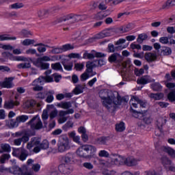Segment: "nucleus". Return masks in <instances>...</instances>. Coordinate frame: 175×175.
Instances as JSON below:
<instances>
[{
	"label": "nucleus",
	"mask_w": 175,
	"mask_h": 175,
	"mask_svg": "<svg viewBox=\"0 0 175 175\" xmlns=\"http://www.w3.org/2000/svg\"><path fill=\"white\" fill-rule=\"evenodd\" d=\"M139 104L142 109L146 108V106H147V103L144 101H142L140 99H139V97L135 96H132L130 100V105L133 117L142 120L145 124H151V122H152V118H151L150 116L148 111L144 110L142 111H137L132 109V107L137 109V105Z\"/></svg>",
	"instance_id": "f03ea898"
},
{
	"label": "nucleus",
	"mask_w": 175,
	"mask_h": 175,
	"mask_svg": "<svg viewBox=\"0 0 175 175\" xmlns=\"http://www.w3.org/2000/svg\"><path fill=\"white\" fill-rule=\"evenodd\" d=\"M57 107L59 109H64V110H68L72 107V103L70 102H61L56 104Z\"/></svg>",
	"instance_id": "a878e982"
},
{
	"label": "nucleus",
	"mask_w": 175,
	"mask_h": 175,
	"mask_svg": "<svg viewBox=\"0 0 175 175\" xmlns=\"http://www.w3.org/2000/svg\"><path fill=\"white\" fill-rule=\"evenodd\" d=\"M75 68L76 69V70H83V69H84V64L77 63L75 65Z\"/></svg>",
	"instance_id": "bf43d9fd"
},
{
	"label": "nucleus",
	"mask_w": 175,
	"mask_h": 175,
	"mask_svg": "<svg viewBox=\"0 0 175 175\" xmlns=\"http://www.w3.org/2000/svg\"><path fill=\"white\" fill-rule=\"evenodd\" d=\"M70 150V144H69V138L66 135H62L59 137L57 143V151L59 152H65Z\"/></svg>",
	"instance_id": "423d86ee"
},
{
	"label": "nucleus",
	"mask_w": 175,
	"mask_h": 175,
	"mask_svg": "<svg viewBox=\"0 0 175 175\" xmlns=\"http://www.w3.org/2000/svg\"><path fill=\"white\" fill-rule=\"evenodd\" d=\"M58 57L53 55V56H47L44 55L41 57L38 58L36 61H39L41 62H54L55 61H57Z\"/></svg>",
	"instance_id": "f3484780"
},
{
	"label": "nucleus",
	"mask_w": 175,
	"mask_h": 175,
	"mask_svg": "<svg viewBox=\"0 0 175 175\" xmlns=\"http://www.w3.org/2000/svg\"><path fill=\"white\" fill-rule=\"evenodd\" d=\"M35 46H38V47L37 48V50L38 51V53H45L46 50V47L47 45H44L42 43L40 44H37L36 45H34Z\"/></svg>",
	"instance_id": "58836bf2"
},
{
	"label": "nucleus",
	"mask_w": 175,
	"mask_h": 175,
	"mask_svg": "<svg viewBox=\"0 0 175 175\" xmlns=\"http://www.w3.org/2000/svg\"><path fill=\"white\" fill-rule=\"evenodd\" d=\"M34 65L37 66V68H40L42 70H46L50 68V64L46 63L44 62H39L36 60L34 62Z\"/></svg>",
	"instance_id": "aec40b11"
},
{
	"label": "nucleus",
	"mask_w": 175,
	"mask_h": 175,
	"mask_svg": "<svg viewBox=\"0 0 175 175\" xmlns=\"http://www.w3.org/2000/svg\"><path fill=\"white\" fill-rule=\"evenodd\" d=\"M129 31H131V25H130L123 26L120 28V32L122 33H124L125 32H129Z\"/></svg>",
	"instance_id": "4d7b16f0"
},
{
	"label": "nucleus",
	"mask_w": 175,
	"mask_h": 175,
	"mask_svg": "<svg viewBox=\"0 0 175 175\" xmlns=\"http://www.w3.org/2000/svg\"><path fill=\"white\" fill-rule=\"evenodd\" d=\"M146 175H161L160 173L156 172L155 170H152L145 172Z\"/></svg>",
	"instance_id": "774afa93"
},
{
	"label": "nucleus",
	"mask_w": 175,
	"mask_h": 175,
	"mask_svg": "<svg viewBox=\"0 0 175 175\" xmlns=\"http://www.w3.org/2000/svg\"><path fill=\"white\" fill-rule=\"evenodd\" d=\"M7 126H9L11 129L17 128L18 124L23 122V116H18L16 120L11 119L10 120H5Z\"/></svg>",
	"instance_id": "9d476101"
},
{
	"label": "nucleus",
	"mask_w": 175,
	"mask_h": 175,
	"mask_svg": "<svg viewBox=\"0 0 175 175\" xmlns=\"http://www.w3.org/2000/svg\"><path fill=\"white\" fill-rule=\"evenodd\" d=\"M12 155L17 157L21 161H23V148H14Z\"/></svg>",
	"instance_id": "cd10ccee"
},
{
	"label": "nucleus",
	"mask_w": 175,
	"mask_h": 175,
	"mask_svg": "<svg viewBox=\"0 0 175 175\" xmlns=\"http://www.w3.org/2000/svg\"><path fill=\"white\" fill-rule=\"evenodd\" d=\"M144 52L141 53H134L133 57L135 58H139L140 59H143L144 58Z\"/></svg>",
	"instance_id": "052dcab7"
},
{
	"label": "nucleus",
	"mask_w": 175,
	"mask_h": 175,
	"mask_svg": "<svg viewBox=\"0 0 175 175\" xmlns=\"http://www.w3.org/2000/svg\"><path fill=\"white\" fill-rule=\"evenodd\" d=\"M20 105V102L18 100H16L15 102L13 100H11L10 101L5 102L4 104V108L5 109H13L14 106H18Z\"/></svg>",
	"instance_id": "b1692460"
},
{
	"label": "nucleus",
	"mask_w": 175,
	"mask_h": 175,
	"mask_svg": "<svg viewBox=\"0 0 175 175\" xmlns=\"http://www.w3.org/2000/svg\"><path fill=\"white\" fill-rule=\"evenodd\" d=\"M88 79H90V76L87 74L86 71L81 74V81H86V80H88Z\"/></svg>",
	"instance_id": "680f3d73"
},
{
	"label": "nucleus",
	"mask_w": 175,
	"mask_h": 175,
	"mask_svg": "<svg viewBox=\"0 0 175 175\" xmlns=\"http://www.w3.org/2000/svg\"><path fill=\"white\" fill-rule=\"evenodd\" d=\"M68 58H78L79 59L81 58V56L79 53H70L68 55Z\"/></svg>",
	"instance_id": "338daca9"
},
{
	"label": "nucleus",
	"mask_w": 175,
	"mask_h": 175,
	"mask_svg": "<svg viewBox=\"0 0 175 175\" xmlns=\"http://www.w3.org/2000/svg\"><path fill=\"white\" fill-rule=\"evenodd\" d=\"M58 169L60 173H63V174H70V172H73V170L70 167V165L65 163H60Z\"/></svg>",
	"instance_id": "f8f14e48"
},
{
	"label": "nucleus",
	"mask_w": 175,
	"mask_h": 175,
	"mask_svg": "<svg viewBox=\"0 0 175 175\" xmlns=\"http://www.w3.org/2000/svg\"><path fill=\"white\" fill-rule=\"evenodd\" d=\"M84 90V87L81 85H79L76 86V88L74 89L73 92L75 95H79L80 94H82L83 91Z\"/></svg>",
	"instance_id": "ea45409f"
},
{
	"label": "nucleus",
	"mask_w": 175,
	"mask_h": 175,
	"mask_svg": "<svg viewBox=\"0 0 175 175\" xmlns=\"http://www.w3.org/2000/svg\"><path fill=\"white\" fill-rule=\"evenodd\" d=\"M103 57H106V55L102 53L96 52L95 51H92L90 53H88V51H85L83 55V58L84 59H92L95 57L100 58Z\"/></svg>",
	"instance_id": "1a4fd4ad"
},
{
	"label": "nucleus",
	"mask_w": 175,
	"mask_h": 175,
	"mask_svg": "<svg viewBox=\"0 0 175 175\" xmlns=\"http://www.w3.org/2000/svg\"><path fill=\"white\" fill-rule=\"evenodd\" d=\"M172 6H175V0H168L163 5L162 9H169Z\"/></svg>",
	"instance_id": "f704fd0d"
},
{
	"label": "nucleus",
	"mask_w": 175,
	"mask_h": 175,
	"mask_svg": "<svg viewBox=\"0 0 175 175\" xmlns=\"http://www.w3.org/2000/svg\"><path fill=\"white\" fill-rule=\"evenodd\" d=\"M150 97L154 100H161L163 98V93L150 94Z\"/></svg>",
	"instance_id": "e433bc0d"
},
{
	"label": "nucleus",
	"mask_w": 175,
	"mask_h": 175,
	"mask_svg": "<svg viewBox=\"0 0 175 175\" xmlns=\"http://www.w3.org/2000/svg\"><path fill=\"white\" fill-rule=\"evenodd\" d=\"M16 37H9L7 35L0 36V40H16Z\"/></svg>",
	"instance_id": "864d4df0"
},
{
	"label": "nucleus",
	"mask_w": 175,
	"mask_h": 175,
	"mask_svg": "<svg viewBox=\"0 0 175 175\" xmlns=\"http://www.w3.org/2000/svg\"><path fill=\"white\" fill-rule=\"evenodd\" d=\"M144 58L148 62H152L157 59V54L151 52L146 53Z\"/></svg>",
	"instance_id": "393cba45"
},
{
	"label": "nucleus",
	"mask_w": 175,
	"mask_h": 175,
	"mask_svg": "<svg viewBox=\"0 0 175 175\" xmlns=\"http://www.w3.org/2000/svg\"><path fill=\"white\" fill-rule=\"evenodd\" d=\"M12 151V147L9 144H1L0 145V154H3V152H10Z\"/></svg>",
	"instance_id": "bb28decb"
},
{
	"label": "nucleus",
	"mask_w": 175,
	"mask_h": 175,
	"mask_svg": "<svg viewBox=\"0 0 175 175\" xmlns=\"http://www.w3.org/2000/svg\"><path fill=\"white\" fill-rule=\"evenodd\" d=\"M99 95L102 100L103 105H104V106L107 109H110L113 105H117V103L114 102L117 98H116L113 95L109 96L107 92L102 90L100 92Z\"/></svg>",
	"instance_id": "39448f33"
},
{
	"label": "nucleus",
	"mask_w": 175,
	"mask_h": 175,
	"mask_svg": "<svg viewBox=\"0 0 175 175\" xmlns=\"http://www.w3.org/2000/svg\"><path fill=\"white\" fill-rule=\"evenodd\" d=\"M148 38V36H147V34H145V33L139 34L138 36L137 42L139 43H142L144 40H146V39H147Z\"/></svg>",
	"instance_id": "3c124183"
},
{
	"label": "nucleus",
	"mask_w": 175,
	"mask_h": 175,
	"mask_svg": "<svg viewBox=\"0 0 175 175\" xmlns=\"http://www.w3.org/2000/svg\"><path fill=\"white\" fill-rule=\"evenodd\" d=\"M35 44V40L25 39L23 41V46H31V44Z\"/></svg>",
	"instance_id": "8fccbe9b"
},
{
	"label": "nucleus",
	"mask_w": 175,
	"mask_h": 175,
	"mask_svg": "<svg viewBox=\"0 0 175 175\" xmlns=\"http://www.w3.org/2000/svg\"><path fill=\"white\" fill-rule=\"evenodd\" d=\"M75 152L79 158L91 159L96 154V148L92 145L85 144L78 148Z\"/></svg>",
	"instance_id": "7ed1b4c3"
},
{
	"label": "nucleus",
	"mask_w": 175,
	"mask_h": 175,
	"mask_svg": "<svg viewBox=\"0 0 175 175\" xmlns=\"http://www.w3.org/2000/svg\"><path fill=\"white\" fill-rule=\"evenodd\" d=\"M123 69H126V68H131L132 66V62L131 60H126L122 64Z\"/></svg>",
	"instance_id": "6e6d98bb"
},
{
	"label": "nucleus",
	"mask_w": 175,
	"mask_h": 175,
	"mask_svg": "<svg viewBox=\"0 0 175 175\" xmlns=\"http://www.w3.org/2000/svg\"><path fill=\"white\" fill-rule=\"evenodd\" d=\"M83 166L85 169H88V170H92L94 169V165L90 162L83 163Z\"/></svg>",
	"instance_id": "13d9d810"
},
{
	"label": "nucleus",
	"mask_w": 175,
	"mask_h": 175,
	"mask_svg": "<svg viewBox=\"0 0 175 175\" xmlns=\"http://www.w3.org/2000/svg\"><path fill=\"white\" fill-rule=\"evenodd\" d=\"M67 20H70V23H74V21H78L80 20L79 15H68Z\"/></svg>",
	"instance_id": "a19ab883"
},
{
	"label": "nucleus",
	"mask_w": 175,
	"mask_h": 175,
	"mask_svg": "<svg viewBox=\"0 0 175 175\" xmlns=\"http://www.w3.org/2000/svg\"><path fill=\"white\" fill-rule=\"evenodd\" d=\"M42 121L44 122V124L45 125H47V120L49 119V112L47 111V110L44 109L42 112Z\"/></svg>",
	"instance_id": "49530a36"
},
{
	"label": "nucleus",
	"mask_w": 175,
	"mask_h": 175,
	"mask_svg": "<svg viewBox=\"0 0 175 175\" xmlns=\"http://www.w3.org/2000/svg\"><path fill=\"white\" fill-rule=\"evenodd\" d=\"M34 161L32 159H29L27 160V166H31L32 170H33V172H38L39 170H40V164L39 163H33Z\"/></svg>",
	"instance_id": "412c9836"
},
{
	"label": "nucleus",
	"mask_w": 175,
	"mask_h": 175,
	"mask_svg": "<svg viewBox=\"0 0 175 175\" xmlns=\"http://www.w3.org/2000/svg\"><path fill=\"white\" fill-rule=\"evenodd\" d=\"M75 46L70 44H66L60 47H56L51 50L52 54H61L62 53H65L69 51L70 50H73Z\"/></svg>",
	"instance_id": "0eeeda50"
},
{
	"label": "nucleus",
	"mask_w": 175,
	"mask_h": 175,
	"mask_svg": "<svg viewBox=\"0 0 175 175\" xmlns=\"http://www.w3.org/2000/svg\"><path fill=\"white\" fill-rule=\"evenodd\" d=\"M10 59H11V61H23V57H21V56H13V55H11V57H10Z\"/></svg>",
	"instance_id": "69168bd1"
},
{
	"label": "nucleus",
	"mask_w": 175,
	"mask_h": 175,
	"mask_svg": "<svg viewBox=\"0 0 175 175\" xmlns=\"http://www.w3.org/2000/svg\"><path fill=\"white\" fill-rule=\"evenodd\" d=\"M159 42L162 44H175L174 39L169 37H161L159 38Z\"/></svg>",
	"instance_id": "4be33fe9"
},
{
	"label": "nucleus",
	"mask_w": 175,
	"mask_h": 175,
	"mask_svg": "<svg viewBox=\"0 0 175 175\" xmlns=\"http://www.w3.org/2000/svg\"><path fill=\"white\" fill-rule=\"evenodd\" d=\"M23 8V3H15L10 5V9H21Z\"/></svg>",
	"instance_id": "603ef678"
},
{
	"label": "nucleus",
	"mask_w": 175,
	"mask_h": 175,
	"mask_svg": "<svg viewBox=\"0 0 175 175\" xmlns=\"http://www.w3.org/2000/svg\"><path fill=\"white\" fill-rule=\"evenodd\" d=\"M10 159V154H3L0 157V162L1 163H5L6 161H9Z\"/></svg>",
	"instance_id": "a18cd8bd"
},
{
	"label": "nucleus",
	"mask_w": 175,
	"mask_h": 175,
	"mask_svg": "<svg viewBox=\"0 0 175 175\" xmlns=\"http://www.w3.org/2000/svg\"><path fill=\"white\" fill-rule=\"evenodd\" d=\"M166 124V120L163 118H159L157 120L156 125L160 132H162V126Z\"/></svg>",
	"instance_id": "c756f323"
},
{
	"label": "nucleus",
	"mask_w": 175,
	"mask_h": 175,
	"mask_svg": "<svg viewBox=\"0 0 175 175\" xmlns=\"http://www.w3.org/2000/svg\"><path fill=\"white\" fill-rule=\"evenodd\" d=\"M162 163L165 169H167L169 166L172 165V161L166 157L163 159Z\"/></svg>",
	"instance_id": "de8ad7c7"
},
{
	"label": "nucleus",
	"mask_w": 175,
	"mask_h": 175,
	"mask_svg": "<svg viewBox=\"0 0 175 175\" xmlns=\"http://www.w3.org/2000/svg\"><path fill=\"white\" fill-rule=\"evenodd\" d=\"M32 129H42L43 127V124L42 123V120H40V118L39 116H36L33 118L32 120L29 122Z\"/></svg>",
	"instance_id": "9b49d317"
},
{
	"label": "nucleus",
	"mask_w": 175,
	"mask_h": 175,
	"mask_svg": "<svg viewBox=\"0 0 175 175\" xmlns=\"http://www.w3.org/2000/svg\"><path fill=\"white\" fill-rule=\"evenodd\" d=\"M13 77L5 78V81L1 83L3 88H12L13 87Z\"/></svg>",
	"instance_id": "5701e85b"
},
{
	"label": "nucleus",
	"mask_w": 175,
	"mask_h": 175,
	"mask_svg": "<svg viewBox=\"0 0 175 175\" xmlns=\"http://www.w3.org/2000/svg\"><path fill=\"white\" fill-rule=\"evenodd\" d=\"M98 157H100V158H109L110 154L107 150H102L98 152Z\"/></svg>",
	"instance_id": "79ce46f5"
},
{
	"label": "nucleus",
	"mask_w": 175,
	"mask_h": 175,
	"mask_svg": "<svg viewBox=\"0 0 175 175\" xmlns=\"http://www.w3.org/2000/svg\"><path fill=\"white\" fill-rule=\"evenodd\" d=\"M163 151H165V152H167V154H168L170 157H172V158H175V150L173 148L164 146L163 148Z\"/></svg>",
	"instance_id": "2f4dec72"
},
{
	"label": "nucleus",
	"mask_w": 175,
	"mask_h": 175,
	"mask_svg": "<svg viewBox=\"0 0 175 175\" xmlns=\"http://www.w3.org/2000/svg\"><path fill=\"white\" fill-rule=\"evenodd\" d=\"M40 143V141L36 139V138H33L30 143L27 144V148L30 150V148H32L34 146H38Z\"/></svg>",
	"instance_id": "c03bdc74"
},
{
	"label": "nucleus",
	"mask_w": 175,
	"mask_h": 175,
	"mask_svg": "<svg viewBox=\"0 0 175 175\" xmlns=\"http://www.w3.org/2000/svg\"><path fill=\"white\" fill-rule=\"evenodd\" d=\"M107 36H110V30H104L100 33L96 35L94 38H91L90 40V42H94L95 39H103V38H106Z\"/></svg>",
	"instance_id": "a211bd4d"
},
{
	"label": "nucleus",
	"mask_w": 175,
	"mask_h": 175,
	"mask_svg": "<svg viewBox=\"0 0 175 175\" xmlns=\"http://www.w3.org/2000/svg\"><path fill=\"white\" fill-rule=\"evenodd\" d=\"M153 81H155V79L151 78V77L148 75L143 76L140 78H139L137 81V84H148V83H152Z\"/></svg>",
	"instance_id": "dca6fc26"
},
{
	"label": "nucleus",
	"mask_w": 175,
	"mask_h": 175,
	"mask_svg": "<svg viewBox=\"0 0 175 175\" xmlns=\"http://www.w3.org/2000/svg\"><path fill=\"white\" fill-rule=\"evenodd\" d=\"M161 54L163 55H170L172 54V49L164 46L161 49Z\"/></svg>",
	"instance_id": "37998d69"
},
{
	"label": "nucleus",
	"mask_w": 175,
	"mask_h": 175,
	"mask_svg": "<svg viewBox=\"0 0 175 175\" xmlns=\"http://www.w3.org/2000/svg\"><path fill=\"white\" fill-rule=\"evenodd\" d=\"M64 68L65 70H72L73 68V63L72 62H69V63H64Z\"/></svg>",
	"instance_id": "5fc2aeb1"
},
{
	"label": "nucleus",
	"mask_w": 175,
	"mask_h": 175,
	"mask_svg": "<svg viewBox=\"0 0 175 175\" xmlns=\"http://www.w3.org/2000/svg\"><path fill=\"white\" fill-rule=\"evenodd\" d=\"M54 94H55L54 90H49L46 93L47 97L46 98V102L47 103H51V102L54 100Z\"/></svg>",
	"instance_id": "7c9ffc66"
},
{
	"label": "nucleus",
	"mask_w": 175,
	"mask_h": 175,
	"mask_svg": "<svg viewBox=\"0 0 175 175\" xmlns=\"http://www.w3.org/2000/svg\"><path fill=\"white\" fill-rule=\"evenodd\" d=\"M51 68L53 69V70H59L60 72L63 70L62 66H61L60 63L52 64Z\"/></svg>",
	"instance_id": "09e8293b"
},
{
	"label": "nucleus",
	"mask_w": 175,
	"mask_h": 175,
	"mask_svg": "<svg viewBox=\"0 0 175 175\" xmlns=\"http://www.w3.org/2000/svg\"><path fill=\"white\" fill-rule=\"evenodd\" d=\"M49 147H50L49 141L47 139H44L39 146L34 148L33 151L36 152V154H38V152H40V150H47Z\"/></svg>",
	"instance_id": "2eb2a0df"
},
{
	"label": "nucleus",
	"mask_w": 175,
	"mask_h": 175,
	"mask_svg": "<svg viewBox=\"0 0 175 175\" xmlns=\"http://www.w3.org/2000/svg\"><path fill=\"white\" fill-rule=\"evenodd\" d=\"M98 163L103 167H113V166H120L126 165V166H135L137 163V160L133 157H125L123 156H116L113 158L105 161L102 159H98Z\"/></svg>",
	"instance_id": "f257e3e1"
},
{
	"label": "nucleus",
	"mask_w": 175,
	"mask_h": 175,
	"mask_svg": "<svg viewBox=\"0 0 175 175\" xmlns=\"http://www.w3.org/2000/svg\"><path fill=\"white\" fill-rule=\"evenodd\" d=\"M44 75V77H40L38 79L33 81L32 85L33 86V91H42V90H43V87L41 85H43L44 83H53V81H54L53 77L49 75H51V70H47Z\"/></svg>",
	"instance_id": "20e7f679"
},
{
	"label": "nucleus",
	"mask_w": 175,
	"mask_h": 175,
	"mask_svg": "<svg viewBox=\"0 0 175 175\" xmlns=\"http://www.w3.org/2000/svg\"><path fill=\"white\" fill-rule=\"evenodd\" d=\"M167 98L170 102H175V94L173 92L169 93Z\"/></svg>",
	"instance_id": "0e129e2a"
},
{
	"label": "nucleus",
	"mask_w": 175,
	"mask_h": 175,
	"mask_svg": "<svg viewBox=\"0 0 175 175\" xmlns=\"http://www.w3.org/2000/svg\"><path fill=\"white\" fill-rule=\"evenodd\" d=\"M57 116H58V110H57L56 109L52 111L49 114L51 120H53V118H55Z\"/></svg>",
	"instance_id": "e2e57ef3"
},
{
	"label": "nucleus",
	"mask_w": 175,
	"mask_h": 175,
	"mask_svg": "<svg viewBox=\"0 0 175 175\" xmlns=\"http://www.w3.org/2000/svg\"><path fill=\"white\" fill-rule=\"evenodd\" d=\"M10 173H12V174L15 175H20L23 174V170L20 168V167L17 165H14L11 168L9 169Z\"/></svg>",
	"instance_id": "c85d7f7f"
},
{
	"label": "nucleus",
	"mask_w": 175,
	"mask_h": 175,
	"mask_svg": "<svg viewBox=\"0 0 175 175\" xmlns=\"http://www.w3.org/2000/svg\"><path fill=\"white\" fill-rule=\"evenodd\" d=\"M116 132H124L125 131V123L124 122H120L116 124Z\"/></svg>",
	"instance_id": "473e14b6"
},
{
	"label": "nucleus",
	"mask_w": 175,
	"mask_h": 175,
	"mask_svg": "<svg viewBox=\"0 0 175 175\" xmlns=\"http://www.w3.org/2000/svg\"><path fill=\"white\" fill-rule=\"evenodd\" d=\"M62 162L67 165H72L75 163V154L73 153H67L62 157Z\"/></svg>",
	"instance_id": "4468645a"
},
{
	"label": "nucleus",
	"mask_w": 175,
	"mask_h": 175,
	"mask_svg": "<svg viewBox=\"0 0 175 175\" xmlns=\"http://www.w3.org/2000/svg\"><path fill=\"white\" fill-rule=\"evenodd\" d=\"M75 113L74 109H69L66 111L60 110L59 111V117L58 122L59 124H64L66 122V120H68V118L65 116H68V114H73Z\"/></svg>",
	"instance_id": "6e6552de"
},
{
	"label": "nucleus",
	"mask_w": 175,
	"mask_h": 175,
	"mask_svg": "<svg viewBox=\"0 0 175 175\" xmlns=\"http://www.w3.org/2000/svg\"><path fill=\"white\" fill-rule=\"evenodd\" d=\"M122 60V57L121 56V55L118 53H113L108 58L109 62H111V63L115 62L116 64H117V62H120V61Z\"/></svg>",
	"instance_id": "6ab92c4d"
},
{
	"label": "nucleus",
	"mask_w": 175,
	"mask_h": 175,
	"mask_svg": "<svg viewBox=\"0 0 175 175\" xmlns=\"http://www.w3.org/2000/svg\"><path fill=\"white\" fill-rule=\"evenodd\" d=\"M36 105L35 100H28L23 104L25 109H29V107H33Z\"/></svg>",
	"instance_id": "72a5a7b5"
},
{
	"label": "nucleus",
	"mask_w": 175,
	"mask_h": 175,
	"mask_svg": "<svg viewBox=\"0 0 175 175\" xmlns=\"http://www.w3.org/2000/svg\"><path fill=\"white\" fill-rule=\"evenodd\" d=\"M150 87L153 91H162V85H161L158 82L152 83Z\"/></svg>",
	"instance_id": "4c0bfd02"
},
{
	"label": "nucleus",
	"mask_w": 175,
	"mask_h": 175,
	"mask_svg": "<svg viewBox=\"0 0 175 175\" xmlns=\"http://www.w3.org/2000/svg\"><path fill=\"white\" fill-rule=\"evenodd\" d=\"M107 16H109V14H106V12H100L95 15L94 18L95 20H103Z\"/></svg>",
	"instance_id": "c9c22d12"
},
{
	"label": "nucleus",
	"mask_w": 175,
	"mask_h": 175,
	"mask_svg": "<svg viewBox=\"0 0 175 175\" xmlns=\"http://www.w3.org/2000/svg\"><path fill=\"white\" fill-rule=\"evenodd\" d=\"M96 65H95L94 62H88L86 64L87 69L85 70V72L88 75L89 77H94L96 75V72L92 70L94 68H95Z\"/></svg>",
	"instance_id": "ddd939ff"
}]
</instances>
